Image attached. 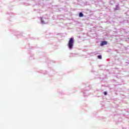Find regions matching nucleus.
I'll use <instances>...</instances> for the list:
<instances>
[{
  "mask_svg": "<svg viewBox=\"0 0 129 129\" xmlns=\"http://www.w3.org/2000/svg\"><path fill=\"white\" fill-rule=\"evenodd\" d=\"M104 45H107V42L106 41H103L101 44V46H104Z\"/></svg>",
  "mask_w": 129,
  "mask_h": 129,
  "instance_id": "nucleus-2",
  "label": "nucleus"
},
{
  "mask_svg": "<svg viewBox=\"0 0 129 129\" xmlns=\"http://www.w3.org/2000/svg\"><path fill=\"white\" fill-rule=\"evenodd\" d=\"M74 44V39H73V38H71L68 44V46L69 49H72V48H73Z\"/></svg>",
  "mask_w": 129,
  "mask_h": 129,
  "instance_id": "nucleus-1",
  "label": "nucleus"
},
{
  "mask_svg": "<svg viewBox=\"0 0 129 129\" xmlns=\"http://www.w3.org/2000/svg\"><path fill=\"white\" fill-rule=\"evenodd\" d=\"M79 17H80V18L83 17V14L82 13H80V14H79Z\"/></svg>",
  "mask_w": 129,
  "mask_h": 129,
  "instance_id": "nucleus-3",
  "label": "nucleus"
},
{
  "mask_svg": "<svg viewBox=\"0 0 129 129\" xmlns=\"http://www.w3.org/2000/svg\"><path fill=\"white\" fill-rule=\"evenodd\" d=\"M104 95H106L107 94V93L106 92H104Z\"/></svg>",
  "mask_w": 129,
  "mask_h": 129,
  "instance_id": "nucleus-6",
  "label": "nucleus"
},
{
  "mask_svg": "<svg viewBox=\"0 0 129 129\" xmlns=\"http://www.w3.org/2000/svg\"><path fill=\"white\" fill-rule=\"evenodd\" d=\"M98 59H102V57H101V55H98Z\"/></svg>",
  "mask_w": 129,
  "mask_h": 129,
  "instance_id": "nucleus-5",
  "label": "nucleus"
},
{
  "mask_svg": "<svg viewBox=\"0 0 129 129\" xmlns=\"http://www.w3.org/2000/svg\"><path fill=\"white\" fill-rule=\"evenodd\" d=\"M41 21L42 24H45V22H44V21H43V18H41Z\"/></svg>",
  "mask_w": 129,
  "mask_h": 129,
  "instance_id": "nucleus-4",
  "label": "nucleus"
}]
</instances>
